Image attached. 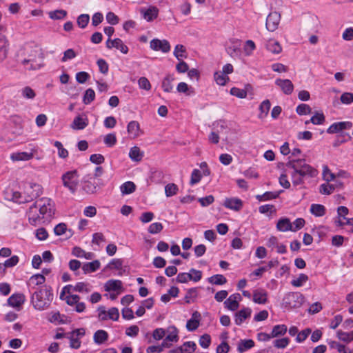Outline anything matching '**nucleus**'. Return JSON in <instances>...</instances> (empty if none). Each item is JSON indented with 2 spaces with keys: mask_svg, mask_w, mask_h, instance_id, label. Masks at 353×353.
<instances>
[{
  "mask_svg": "<svg viewBox=\"0 0 353 353\" xmlns=\"http://www.w3.org/2000/svg\"><path fill=\"white\" fill-rule=\"evenodd\" d=\"M54 203L51 199L43 197L37 200L28 212L29 223L34 226L40 224L43 219L52 217Z\"/></svg>",
  "mask_w": 353,
  "mask_h": 353,
  "instance_id": "1",
  "label": "nucleus"
},
{
  "mask_svg": "<svg viewBox=\"0 0 353 353\" xmlns=\"http://www.w3.org/2000/svg\"><path fill=\"white\" fill-rule=\"evenodd\" d=\"M53 300V294L51 288L43 285L35 290L31 295L30 302L33 307L39 311L48 308Z\"/></svg>",
  "mask_w": 353,
  "mask_h": 353,
  "instance_id": "2",
  "label": "nucleus"
},
{
  "mask_svg": "<svg viewBox=\"0 0 353 353\" xmlns=\"http://www.w3.org/2000/svg\"><path fill=\"white\" fill-rule=\"evenodd\" d=\"M43 192L41 185L28 182L24 185L23 192H14L12 194V200L19 203L30 202L39 197Z\"/></svg>",
  "mask_w": 353,
  "mask_h": 353,
  "instance_id": "3",
  "label": "nucleus"
},
{
  "mask_svg": "<svg viewBox=\"0 0 353 353\" xmlns=\"http://www.w3.org/2000/svg\"><path fill=\"white\" fill-rule=\"evenodd\" d=\"M286 167L296 170L305 178L315 177L318 174L317 170L307 164L305 159L290 160L286 163Z\"/></svg>",
  "mask_w": 353,
  "mask_h": 353,
  "instance_id": "4",
  "label": "nucleus"
},
{
  "mask_svg": "<svg viewBox=\"0 0 353 353\" xmlns=\"http://www.w3.org/2000/svg\"><path fill=\"white\" fill-rule=\"evenodd\" d=\"M304 296L299 292H290L285 294L282 306L288 310L300 307L304 303Z\"/></svg>",
  "mask_w": 353,
  "mask_h": 353,
  "instance_id": "5",
  "label": "nucleus"
},
{
  "mask_svg": "<svg viewBox=\"0 0 353 353\" xmlns=\"http://www.w3.org/2000/svg\"><path fill=\"white\" fill-rule=\"evenodd\" d=\"M79 174L77 170L68 171L62 175L63 184L68 188L72 193H74L79 184Z\"/></svg>",
  "mask_w": 353,
  "mask_h": 353,
  "instance_id": "6",
  "label": "nucleus"
},
{
  "mask_svg": "<svg viewBox=\"0 0 353 353\" xmlns=\"http://www.w3.org/2000/svg\"><path fill=\"white\" fill-rule=\"evenodd\" d=\"M98 319L99 321H104L107 320H112L117 321L119 319V311L118 308L112 307L108 310L103 305H100L97 308Z\"/></svg>",
  "mask_w": 353,
  "mask_h": 353,
  "instance_id": "7",
  "label": "nucleus"
},
{
  "mask_svg": "<svg viewBox=\"0 0 353 353\" xmlns=\"http://www.w3.org/2000/svg\"><path fill=\"white\" fill-rule=\"evenodd\" d=\"M85 332L83 328L77 329L67 333V339L70 341V347L73 349H79L81 347V339L84 336Z\"/></svg>",
  "mask_w": 353,
  "mask_h": 353,
  "instance_id": "8",
  "label": "nucleus"
},
{
  "mask_svg": "<svg viewBox=\"0 0 353 353\" xmlns=\"http://www.w3.org/2000/svg\"><path fill=\"white\" fill-rule=\"evenodd\" d=\"M281 20V14L277 12H270L266 19V29L268 31L274 32L278 28Z\"/></svg>",
  "mask_w": 353,
  "mask_h": 353,
  "instance_id": "9",
  "label": "nucleus"
},
{
  "mask_svg": "<svg viewBox=\"0 0 353 353\" xmlns=\"http://www.w3.org/2000/svg\"><path fill=\"white\" fill-rule=\"evenodd\" d=\"M150 46L153 50H160L163 53H167L170 50V43L165 39H154L150 41Z\"/></svg>",
  "mask_w": 353,
  "mask_h": 353,
  "instance_id": "10",
  "label": "nucleus"
},
{
  "mask_svg": "<svg viewBox=\"0 0 353 353\" xmlns=\"http://www.w3.org/2000/svg\"><path fill=\"white\" fill-rule=\"evenodd\" d=\"M46 281V277L43 274H36L30 276L27 281V285L29 291L31 292L37 289V287L43 284Z\"/></svg>",
  "mask_w": 353,
  "mask_h": 353,
  "instance_id": "11",
  "label": "nucleus"
},
{
  "mask_svg": "<svg viewBox=\"0 0 353 353\" xmlns=\"http://www.w3.org/2000/svg\"><path fill=\"white\" fill-rule=\"evenodd\" d=\"M275 84L285 94L290 95L293 92L294 85L290 79H277L275 80Z\"/></svg>",
  "mask_w": 353,
  "mask_h": 353,
  "instance_id": "12",
  "label": "nucleus"
},
{
  "mask_svg": "<svg viewBox=\"0 0 353 353\" xmlns=\"http://www.w3.org/2000/svg\"><path fill=\"white\" fill-rule=\"evenodd\" d=\"M352 127V123L350 121L336 122L328 128L327 132L329 134L338 133L343 130L350 129Z\"/></svg>",
  "mask_w": 353,
  "mask_h": 353,
  "instance_id": "13",
  "label": "nucleus"
},
{
  "mask_svg": "<svg viewBox=\"0 0 353 353\" xmlns=\"http://www.w3.org/2000/svg\"><path fill=\"white\" fill-rule=\"evenodd\" d=\"M201 314L199 312L195 311L192 313V317L187 321L186 328L188 331L192 332L196 330L200 325Z\"/></svg>",
  "mask_w": 353,
  "mask_h": 353,
  "instance_id": "14",
  "label": "nucleus"
},
{
  "mask_svg": "<svg viewBox=\"0 0 353 353\" xmlns=\"http://www.w3.org/2000/svg\"><path fill=\"white\" fill-rule=\"evenodd\" d=\"M223 205L228 209L239 211L243 207V202L238 198H227L224 201Z\"/></svg>",
  "mask_w": 353,
  "mask_h": 353,
  "instance_id": "15",
  "label": "nucleus"
},
{
  "mask_svg": "<svg viewBox=\"0 0 353 353\" xmlns=\"http://www.w3.org/2000/svg\"><path fill=\"white\" fill-rule=\"evenodd\" d=\"M252 300L256 303L265 304L268 301L267 291L262 288L254 290Z\"/></svg>",
  "mask_w": 353,
  "mask_h": 353,
  "instance_id": "16",
  "label": "nucleus"
},
{
  "mask_svg": "<svg viewBox=\"0 0 353 353\" xmlns=\"http://www.w3.org/2000/svg\"><path fill=\"white\" fill-rule=\"evenodd\" d=\"M252 310L250 307H244L235 314L234 321L237 325H240L243 322L250 317Z\"/></svg>",
  "mask_w": 353,
  "mask_h": 353,
  "instance_id": "17",
  "label": "nucleus"
},
{
  "mask_svg": "<svg viewBox=\"0 0 353 353\" xmlns=\"http://www.w3.org/2000/svg\"><path fill=\"white\" fill-rule=\"evenodd\" d=\"M196 347V345L193 341L185 342L181 346L176 350H171V353H194Z\"/></svg>",
  "mask_w": 353,
  "mask_h": 353,
  "instance_id": "18",
  "label": "nucleus"
},
{
  "mask_svg": "<svg viewBox=\"0 0 353 353\" xmlns=\"http://www.w3.org/2000/svg\"><path fill=\"white\" fill-rule=\"evenodd\" d=\"M159 10L154 6H150L147 9L142 8L141 13L144 19L147 21H152L155 19L158 16Z\"/></svg>",
  "mask_w": 353,
  "mask_h": 353,
  "instance_id": "19",
  "label": "nucleus"
},
{
  "mask_svg": "<svg viewBox=\"0 0 353 353\" xmlns=\"http://www.w3.org/2000/svg\"><path fill=\"white\" fill-rule=\"evenodd\" d=\"M91 179L90 174L85 176L83 179V182L84 183L83 189L88 194H93L97 190V185L94 182H92Z\"/></svg>",
  "mask_w": 353,
  "mask_h": 353,
  "instance_id": "20",
  "label": "nucleus"
},
{
  "mask_svg": "<svg viewBox=\"0 0 353 353\" xmlns=\"http://www.w3.org/2000/svg\"><path fill=\"white\" fill-rule=\"evenodd\" d=\"M88 125V119L86 117L77 116L71 124V128L74 130H83Z\"/></svg>",
  "mask_w": 353,
  "mask_h": 353,
  "instance_id": "21",
  "label": "nucleus"
},
{
  "mask_svg": "<svg viewBox=\"0 0 353 353\" xmlns=\"http://www.w3.org/2000/svg\"><path fill=\"white\" fill-rule=\"evenodd\" d=\"M104 289L106 292L122 291V282L120 280H108L104 285Z\"/></svg>",
  "mask_w": 353,
  "mask_h": 353,
  "instance_id": "22",
  "label": "nucleus"
},
{
  "mask_svg": "<svg viewBox=\"0 0 353 353\" xmlns=\"http://www.w3.org/2000/svg\"><path fill=\"white\" fill-rule=\"evenodd\" d=\"M26 298L23 294H14L8 299V304L14 307H20L24 302Z\"/></svg>",
  "mask_w": 353,
  "mask_h": 353,
  "instance_id": "23",
  "label": "nucleus"
},
{
  "mask_svg": "<svg viewBox=\"0 0 353 353\" xmlns=\"http://www.w3.org/2000/svg\"><path fill=\"white\" fill-rule=\"evenodd\" d=\"M277 230L280 232H288L291 231L292 230V223L290 219L286 217H283L279 219L276 226Z\"/></svg>",
  "mask_w": 353,
  "mask_h": 353,
  "instance_id": "24",
  "label": "nucleus"
},
{
  "mask_svg": "<svg viewBox=\"0 0 353 353\" xmlns=\"http://www.w3.org/2000/svg\"><path fill=\"white\" fill-rule=\"evenodd\" d=\"M34 157L33 152H19L11 154L10 159L14 161H28Z\"/></svg>",
  "mask_w": 353,
  "mask_h": 353,
  "instance_id": "25",
  "label": "nucleus"
},
{
  "mask_svg": "<svg viewBox=\"0 0 353 353\" xmlns=\"http://www.w3.org/2000/svg\"><path fill=\"white\" fill-rule=\"evenodd\" d=\"M101 263L99 261L94 260L92 262L83 263L82 265V270L84 274H89L97 271L99 269Z\"/></svg>",
  "mask_w": 353,
  "mask_h": 353,
  "instance_id": "26",
  "label": "nucleus"
},
{
  "mask_svg": "<svg viewBox=\"0 0 353 353\" xmlns=\"http://www.w3.org/2000/svg\"><path fill=\"white\" fill-rule=\"evenodd\" d=\"M127 130L128 134L132 137L136 138L139 136L140 126L137 121H132L127 126Z\"/></svg>",
  "mask_w": 353,
  "mask_h": 353,
  "instance_id": "27",
  "label": "nucleus"
},
{
  "mask_svg": "<svg viewBox=\"0 0 353 353\" xmlns=\"http://www.w3.org/2000/svg\"><path fill=\"white\" fill-rule=\"evenodd\" d=\"M93 339L95 343L103 344L108 339V334L103 330H99L94 334Z\"/></svg>",
  "mask_w": 353,
  "mask_h": 353,
  "instance_id": "28",
  "label": "nucleus"
},
{
  "mask_svg": "<svg viewBox=\"0 0 353 353\" xmlns=\"http://www.w3.org/2000/svg\"><path fill=\"white\" fill-rule=\"evenodd\" d=\"M271 107V103L268 99L264 100L259 105V114L258 117L260 119H263L268 114L269 110Z\"/></svg>",
  "mask_w": 353,
  "mask_h": 353,
  "instance_id": "29",
  "label": "nucleus"
},
{
  "mask_svg": "<svg viewBox=\"0 0 353 353\" xmlns=\"http://www.w3.org/2000/svg\"><path fill=\"white\" fill-rule=\"evenodd\" d=\"M174 81V77L173 74H168L163 79L162 81L161 87L164 92H171L173 90V85L172 84V81Z\"/></svg>",
  "mask_w": 353,
  "mask_h": 353,
  "instance_id": "30",
  "label": "nucleus"
},
{
  "mask_svg": "<svg viewBox=\"0 0 353 353\" xmlns=\"http://www.w3.org/2000/svg\"><path fill=\"white\" fill-rule=\"evenodd\" d=\"M265 47L268 51L274 54H279L282 50L280 43L274 39H270L265 44Z\"/></svg>",
  "mask_w": 353,
  "mask_h": 353,
  "instance_id": "31",
  "label": "nucleus"
},
{
  "mask_svg": "<svg viewBox=\"0 0 353 353\" xmlns=\"http://www.w3.org/2000/svg\"><path fill=\"white\" fill-rule=\"evenodd\" d=\"M92 285L86 282H78L74 285V292L83 294H88L92 290Z\"/></svg>",
  "mask_w": 353,
  "mask_h": 353,
  "instance_id": "32",
  "label": "nucleus"
},
{
  "mask_svg": "<svg viewBox=\"0 0 353 353\" xmlns=\"http://www.w3.org/2000/svg\"><path fill=\"white\" fill-rule=\"evenodd\" d=\"M288 331V327L284 324L276 325L273 327L272 330L271 332V336L273 338H277L279 336H281L285 335V334Z\"/></svg>",
  "mask_w": 353,
  "mask_h": 353,
  "instance_id": "33",
  "label": "nucleus"
},
{
  "mask_svg": "<svg viewBox=\"0 0 353 353\" xmlns=\"http://www.w3.org/2000/svg\"><path fill=\"white\" fill-rule=\"evenodd\" d=\"M167 331L168 335L165 336V341L170 342H177L179 341V331L175 326L172 325L168 327Z\"/></svg>",
  "mask_w": 353,
  "mask_h": 353,
  "instance_id": "34",
  "label": "nucleus"
},
{
  "mask_svg": "<svg viewBox=\"0 0 353 353\" xmlns=\"http://www.w3.org/2000/svg\"><path fill=\"white\" fill-rule=\"evenodd\" d=\"M254 346V342L252 339H245V340H241L238 347L237 350L242 353Z\"/></svg>",
  "mask_w": 353,
  "mask_h": 353,
  "instance_id": "35",
  "label": "nucleus"
},
{
  "mask_svg": "<svg viewBox=\"0 0 353 353\" xmlns=\"http://www.w3.org/2000/svg\"><path fill=\"white\" fill-rule=\"evenodd\" d=\"M129 157L132 161L139 162L142 159L143 153L141 152L139 147L134 146L130 150Z\"/></svg>",
  "mask_w": 353,
  "mask_h": 353,
  "instance_id": "36",
  "label": "nucleus"
},
{
  "mask_svg": "<svg viewBox=\"0 0 353 353\" xmlns=\"http://www.w3.org/2000/svg\"><path fill=\"white\" fill-rule=\"evenodd\" d=\"M310 211L315 216H323L325 214L326 210L323 205L312 204Z\"/></svg>",
  "mask_w": 353,
  "mask_h": 353,
  "instance_id": "37",
  "label": "nucleus"
},
{
  "mask_svg": "<svg viewBox=\"0 0 353 353\" xmlns=\"http://www.w3.org/2000/svg\"><path fill=\"white\" fill-rule=\"evenodd\" d=\"M8 54V43L4 37H0V63L6 57Z\"/></svg>",
  "mask_w": 353,
  "mask_h": 353,
  "instance_id": "38",
  "label": "nucleus"
},
{
  "mask_svg": "<svg viewBox=\"0 0 353 353\" xmlns=\"http://www.w3.org/2000/svg\"><path fill=\"white\" fill-rule=\"evenodd\" d=\"M120 190L123 194H129L135 191L136 185L132 181H127L121 185Z\"/></svg>",
  "mask_w": 353,
  "mask_h": 353,
  "instance_id": "39",
  "label": "nucleus"
},
{
  "mask_svg": "<svg viewBox=\"0 0 353 353\" xmlns=\"http://www.w3.org/2000/svg\"><path fill=\"white\" fill-rule=\"evenodd\" d=\"M198 295V288H192L188 290L184 299L186 303H194Z\"/></svg>",
  "mask_w": 353,
  "mask_h": 353,
  "instance_id": "40",
  "label": "nucleus"
},
{
  "mask_svg": "<svg viewBox=\"0 0 353 353\" xmlns=\"http://www.w3.org/2000/svg\"><path fill=\"white\" fill-rule=\"evenodd\" d=\"M283 190H280L278 192H266L262 195H257L256 199L259 201H268L273 199H276L279 197L280 193H281Z\"/></svg>",
  "mask_w": 353,
  "mask_h": 353,
  "instance_id": "41",
  "label": "nucleus"
},
{
  "mask_svg": "<svg viewBox=\"0 0 353 353\" xmlns=\"http://www.w3.org/2000/svg\"><path fill=\"white\" fill-rule=\"evenodd\" d=\"M21 63L28 70H37L41 67V63L33 59H25Z\"/></svg>",
  "mask_w": 353,
  "mask_h": 353,
  "instance_id": "42",
  "label": "nucleus"
},
{
  "mask_svg": "<svg viewBox=\"0 0 353 353\" xmlns=\"http://www.w3.org/2000/svg\"><path fill=\"white\" fill-rule=\"evenodd\" d=\"M336 336L339 340L347 343L353 341V331L345 332L342 330H338Z\"/></svg>",
  "mask_w": 353,
  "mask_h": 353,
  "instance_id": "43",
  "label": "nucleus"
},
{
  "mask_svg": "<svg viewBox=\"0 0 353 353\" xmlns=\"http://www.w3.org/2000/svg\"><path fill=\"white\" fill-rule=\"evenodd\" d=\"M214 77L216 83L220 85H225L229 81L228 75L225 74L221 71L216 72Z\"/></svg>",
  "mask_w": 353,
  "mask_h": 353,
  "instance_id": "44",
  "label": "nucleus"
},
{
  "mask_svg": "<svg viewBox=\"0 0 353 353\" xmlns=\"http://www.w3.org/2000/svg\"><path fill=\"white\" fill-rule=\"evenodd\" d=\"M174 55L179 61L182 60L183 58H186L185 47L183 45H176L174 48Z\"/></svg>",
  "mask_w": 353,
  "mask_h": 353,
  "instance_id": "45",
  "label": "nucleus"
},
{
  "mask_svg": "<svg viewBox=\"0 0 353 353\" xmlns=\"http://www.w3.org/2000/svg\"><path fill=\"white\" fill-rule=\"evenodd\" d=\"M307 281H308L307 275H306L305 274H300L296 279L292 280L291 284L294 287L299 288V287H301L302 285H303V284L305 283H306Z\"/></svg>",
  "mask_w": 353,
  "mask_h": 353,
  "instance_id": "46",
  "label": "nucleus"
},
{
  "mask_svg": "<svg viewBox=\"0 0 353 353\" xmlns=\"http://www.w3.org/2000/svg\"><path fill=\"white\" fill-rule=\"evenodd\" d=\"M208 281L214 285H223L227 282V279L222 274H215L210 277Z\"/></svg>",
  "mask_w": 353,
  "mask_h": 353,
  "instance_id": "47",
  "label": "nucleus"
},
{
  "mask_svg": "<svg viewBox=\"0 0 353 353\" xmlns=\"http://www.w3.org/2000/svg\"><path fill=\"white\" fill-rule=\"evenodd\" d=\"M95 98V93L94 91L92 88H88L85 90L83 98V102L85 104H90L92 101H94Z\"/></svg>",
  "mask_w": 353,
  "mask_h": 353,
  "instance_id": "48",
  "label": "nucleus"
},
{
  "mask_svg": "<svg viewBox=\"0 0 353 353\" xmlns=\"http://www.w3.org/2000/svg\"><path fill=\"white\" fill-rule=\"evenodd\" d=\"M178 192V187L174 183H168L165 187V193L166 196L170 197L176 194Z\"/></svg>",
  "mask_w": 353,
  "mask_h": 353,
  "instance_id": "49",
  "label": "nucleus"
},
{
  "mask_svg": "<svg viewBox=\"0 0 353 353\" xmlns=\"http://www.w3.org/2000/svg\"><path fill=\"white\" fill-rule=\"evenodd\" d=\"M114 48L119 50L122 53L127 54L128 52V48L125 46L121 39L117 38L113 40Z\"/></svg>",
  "mask_w": 353,
  "mask_h": 353,
  "instance_id": "50",
  "label": "nucleus"
},
{
  "mask_svg": "<svg viewBox=\"0 0 353 353\" xmlns=\"http://www.w3.org/2000/svg\"><path fill=\"white\" fill-rule=\"evenodd\" d=\"M312 109L307 104L301 103L296 107V112L299 115H306L311 113Z\"/></svg>",
  "mask_w": 353,
  "mask_h": 353,
  "instance_id": "51",
  "label": "nucleus"
},
{
  "mask_svg": "<svg viewBox=\"0 0 353 353\" xmlns=\"http://www.w3.org/2000/svg\"><path fill=\"white\" fill-rule=\"evenodd\" d=\"M117 137L115 134L110 133L104 137L103 142L108 147H112L117 143Z\"/></svg>",
  "mask_w": 353,
  "mask_h": 353,
  "instance_id": "52",
  "label": "nucleus"
},
{
  "mask_svg": "<svg viewBox=\"0 0 353 353\" xmlns=\"http://www.w3.org/2000/svg\"><path fill=\"white\" fill-rule=\"evenodd\" d=\"M66 14V11L63 10H57L49 12L50 18L55 20L63 19Z\"/></svg>",
  "mask_w": 353,
  "mask_h": 353,
  "instance_id": "53",
  "label": "nucleus"
},
{
  "mask_svg": "<svg viewBox=\"0 0 353 353\" xmlns=\"http://www.w3.org/2000/svg\"><path fill=\"white\" fill-rule=\"evenodd\" d=\"M54 145L58 149V155L59 157L65 159L68 156V150L63 148L60 141H54Z\"/></svg>",
  "mask_w": 353,
  "mask_h": 353,
  "instance_id": "54",
  "label": "nucleus"
},
{
  "mask_svg": "<svg viewBox=\"0 0 353 353\" xmlns=\"http://www.w3.org/2000/svg\"><path fill=\"white\" fill-rule=\"evenodd\" d=\"M292 181L294 185H299L303 183V179L305 177L300 175V174L296 170H293L291 173Z\"/></svg>",
  "mask_w": 353,
  "mask_h": 353,
  "instance_id": "55",
  "label": "nucleus"
},
{
  "mask_svg": "<svg viewBox=\"0 0 353 353\" xmlns=\"http://www.w3.org/2000/svg\"><path fill=\"white\" fill-rule=\"evenodd\" d=\"M90 21V16L88 14H81L77 18V24L81 28L87 26Z\"/></svg>",
  "mask_w": 353,
  "mask_h": 353,
  "instance_id": "56",
  "label": "nucleus"
},
{
  "mask_svg": "<svg viewBox=\"0 0 353 353\" xmlns=\"http://www.w3.org/2000/svg\"><path fill=\"white\" fill-rule=\"evenodd\" d=\"M290 343V339L288 337L276 339L274 342V346L276 348H285Z\"/></svg>",
  "mask_w": 353,
  "mask_h": 353,
  "instance_id": "57",
  "label": "nucleus"
},
{
  "mask_svg": "<svg viewBox=\"0 0 353 353\" xmlns=\"http://www.w3.org/2000/svg\"><path fill=\"white\" fill-rule=\"evenodd\" d=\"M225 307L231 311L236 310L239 307V303H236V301L232 300L228 297L224 302Z\"/></svg>",
  "mask_w": 353,
  "mask_h": 353,
  "instance_id": "58",
  "label": "nucleus"
},
{
  "mask_svg": "<svg viewBox=\"0 0 353 353\" xmlns=\"http://www.w3.org/2000/svg\"><path fill=\"white\" fill-rule=\"evenodd\" d=\"M325 119V116L322 112H316L314 116L312 117L310 121L314 125H321L324 123Z\"/></svg>",
  "mask_w": 353,
  "mask_h": 353,
  "instance_id": "59",
  "label": "nucleus"
},
{
  "mask_svg": "<svg viewBox=\"0 0 353 353\" xmlns=\"http://www.w3.org/2000/svg\"><path fill=\"white\" fill-rule=\"evenodd\" d=\"M201 171L198 169L193 170L192 174H191L190 181V185H193L196 183H198L201 181Z\"/></svg>",
  "mask_w": 353,
  "mask_h": 353,
  "instance_id": "60",
  "label": "nucleus"
},
{
  "mask_svg": "<svg viewBox=\"0 0 353 353\" xmlns=\"http://www.w3.org/2000/svg\"><path fill=\"white\" fill-rule=\"evenodd\" d=\"M230 94L240 99H244L247 97L246 90L236 87L231 88Z\"/></svg>",
  "mask_w": 353,
  "mask_h": 353,
  "instance_id": "61",
  "label": "nucleus"
},
{
  "mask_svg": "<svg viewBox=\"0 0 353 353\" xmlns=\"http://www.w3.org/2000/svg\"><path fill=\"white\" fill-rule=\"evenodd\" d=\"M21 94L28 99H32L36 95L34 91L29 86H26L21 90Z\"/></svg>",
  "mask_w": 353,
  "mask_h": 353,
  "instance_id": "62",
  "label": "nucleus"
},
{
  "mask_svg": "<svg viewBox=\"0 0 353 353\" xmlns=\"http://www.w3.org/2000/svg\"><path fill=\"white\" fill-rule=\"evenodd\" d=\"M305 221L303 218L296 219L293 223H292V232H296L303 228Z\"/></svg>",
  "mask_w": 353,
  "mask_h": 353,
  "instance_id": "63",
  "label": "nucleus"
},
{
  "mask_svg": "<svg viewBox=\"0 0 353 353\" xmlns=\"http://www.w3.org/2000/svg\"><path fill=\"white\" fill-rule=\"evenodd\" d=\"M199 345L203 348H208L211 343V337L209 334H205L199 339Z\"/></svg>",
  "mask_w": 353,
  "mask_h": 353,
  "instance_id": "64",
  "label": "nucleus"
}]
</instances>
